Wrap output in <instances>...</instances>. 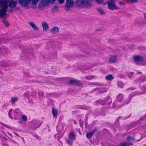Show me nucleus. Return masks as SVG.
<instances>
[{
    "label": "nucleus",
    "instance_id": "nucleus-13",
    "mask_svg": "<svg viewBox=\"0 0 146 146\" xmlns=\"http://www.w3.org/2000/svg\"><path fill=\"white\" fill-rule=\"evenodd\" d=\"M133 59L135 61L138 62H141L144 60V59L142 57L137 55L134 56Z\"/></svg>",
    "mask_w": 146,
    "mask_h": 146
},
{
    "label": "nucleus",
    "instance_id": "nucleus-44",
    "mask_svg": "<svg viewBox=\"0 0 146 146\" xmlns=\"http://www.w3.org/2000/svg\"><path fill=\"white\" fill-rule=\"evenodd\" d=\"M131 2H134L137 1V0H129Z\"/></svg>",
    "mask_w": 146,
    "mask_h": 146
},
{
    "label": "nucleus",
    "instance_id": "nucleus-4",
    "mask_svg": "<svg viewBox=\"0 0 146 146\" xmlns=\"http://www.w3.org/2000/svg\"><path fill=\"white\" fill-rule=\"evenodd\" d=\"M42 124L40 121L37 119H33L30 122L31 127L34 129H36L39 127Z\"/></svg>",
    "mask_w": 146,
    "mask_h": 146
},
{
    "label": "nucleus",
    "instance_id": "nucleus-18",
    "mask_svg": "<svg viewBox=\"0 0 146 146\" xmlns=\"http://www.w3.org/2000/svg\"><path fill=\"white\" fill-rule=\"evenodd\" d=\"M132 145L133 144L130 142H124L120 143L119 145L114 146H129Z\"/></svg>",
    "mask_w": 146,
    "mask_h": 146
},
{
    "label": "nucleus",
    "instance_id": "nucleus-12",
    "mask_svg": "<svg viewBox=\"0 0 146 146\" xmlns=\"http://www.w3.org/2000/svg\"><path fill=\"white\" fill-rule=\"evenodd\" d=\"M138 136H140V139H138L137 138H134L133 137L131 136H128L127 137V140L129 141H135L137 142L140 141L141 138V135L140 134H138Z\"/></svg>",
    "mask_w": 146,
    "mask_h": 146
},
{
    "label": "nucleus",
    "instance_id": "nucleus-7",
    "mask_svg": "<svg viewBox=\"0 0 146 146\" xmlns=\"http://www.w3.org/2000/svg\"><path fill=\"white\" fill-rule=\"evenodd\" d=\"M75 139V137L74 133L72 132H71L69 134L68 140L67 141V143L70 146H72L73 141Z\"/></svg>",
    "mask_w": 146,
    "mask_h": 146
},
{
    "label": "nucleus",
    "instance_id": "nucleus-23",
    "mask_svg": "<svg viewBox=\"0 0 146 146\" xmlns=\"http://www.w3.org/2000/svg\"><path fill=\"white\" fill-rule=\"evenodd\" d=\"M46 6V5L41 2L39 4L38 8L42 10L45 8Z\"/></svg>",
    "mask_w": 146,
    "mask_h": 146
},
{
    "label": "nucleus",
    "instance_id": "nucleus-35",
    "mask_svg": "<svg viewBox=\"0 0 146 146\" xmlns=\"http://www.w3.org/2000/svg\"><path fill=\"white\" fill-rule=\"evenodd\" d=\"M38 95L41 97H42L43 96V93L42 91H39L38 92Z\"/></svg>",
    "mask_w": 146,
    "mask_h": 146
},
{
    "label": "nucleus",
    "instance_id": "nucleus-32",
    "mask_svg": "<svg viewBox=\"0 0 146 146\" xmlns=\"http://www.w3.org/2000/svg\"><path fill=\"white\" fill-rule=\"evenodd\" d=\"M2 22L6 25V27H7L9 25V24L7 21L6 20H3L2 21Z\"/></svg>",
    "mask_w": 146,
    "mask_h": 146
},
{
    "label": "nucleus",
    "instance_id": "nucleus-1",
    "mask_svg": "<svg viewBox=\"0 0 146 146\" xmlns=\"http://www.w3.org/2000/svg\"><path fill=\"white\" fill-rule=\"evenodd\" d=\"M13 110L11 109L9 111L8 114L9 117L11 119H14L18 120L20 118L22 113L19 109H16L12 113Z\"/></svg>",
    "mask_w": 146,
    "mask_h": 146
},
{
    "label": "nucleus",
    "instance_id": "nucleus-52",
    "mask_svg": "<svg viewBox=\"0 0 146 146\" xmlns=\"http://www.w3.org/2000/svg\"><path fill=\"white\" fill-rule=\"evenodd\" d=\"M81 121H82V120L81 119H80V123Z\"/></svg>",
    "mask_w": 146,
    "mask_h": 146
},
{
    "label": "nucleus",
    "instance_id": "nucleus-42",
    "mask_svg": "<svg viewBox=\"0 0 146 146\" xmlns=\"http://www.w3.org/2000/svg\"><path fill=\"white\" fill-rule=\"evenodd\" d=\"M48 1H49V3H53L54 1L55 0H48Z\"/></svg>",
    "mask_w": 146,
    "mask_h": 146
},
{
    "label": "nucleus",
    "instance_id": "nucleus-8",
    "mask_svg": "<svg viewBox=\"0 0 146 146\" xmlns=\"http://www.w3.org/2000/svg\"><path fill=\"white\" fill-rule=\"evenodd\" d=\"M66 2L65 3V5L64 6L65 10L67 11H69L70 8L74 6V2L71 0H66Z\"/></svg>",
    "mask_w": 146,
    "mask_h": 146
},
{
    "label": "nucleus",
    "instance_id": "nucleus-56",
    "mask_svg": "<svg viewBox=\"0 0 146 146\" xmlns=\"http://www.w3.org/2000/svg\"><path fill=\"white\" fill-rule=\"evenodd\" d=\"M95 84V85H97V84Z\"/></svg>",
    "mask_w": 146,
    "mask_h": 146
},
{
    "label": "nucleus",
    "instance_id": "nucleus-51",
    "mask_svg": "<svg viewBox=\"0 0 146 146\" xmlns=\"http://www.w3.org/2000/svg\"><path fill=\"white\" fill-rule=\"evenodd\" d=\"M131 90H134V88H131Z\"/></svg>",
    "mask_w": 146,
    "mask_h": 146
},
{
    "label": "nucleus",
    "instance_id": "nucleus-26",
    "mask_svg": "<svg viewBox=\"0 0 146 146\" xmlns=\"http://www.w3.org/2000/svg\"><path fill=\"white\" fill-rule=\"evenodd\" d=\"M18 100V98L17 97H14L12 98H11V101L12 104H13L14 102H16Z\"/></svg>",
    "mask_w": 146,
    "mask_h": 146
},
{
    "label": "nucleus",
    "instance_id": "nucleus-30",
    "mask_svg": "<svg viewBox=\"0 0 146 146\" xmlns=\"http://www.w3.org/2000/svg\"><path fill=\"white\" fill-rule=\"evenodd\" d=\"M21 119L24 121H26L27 120V117L24 115H23L21 117Z\"/></svg>",
    "mask_w": 146,
    "mask_h": 146
},
{
    "label": "nucleus",
    "instance_id": "nucleus-28",
    "mask_svg": "<svg viewBox=\"0 0 146 146\" xmlns=\"http://www.w3.org/2000/svg\"><path fill=\"white\" fill-rule=\"evenodd\" d=\"M97 10L99 13L101 15H104L105 13L103 10L100 8H98Z\"/></svg>",
    "mask_w": 146,
    "mask_h": 146
},
{
    "label": "nucleus",
    "instance_id": "nucleus-48",
    "mask_svg": "<svg viewBox=\"0 0 146 146\" xmlns=\"http://www.w3.org/2000/svg\"><path fill=\"white\" fill-rule=\"evenodd\" d=\"M3 139L4 140H7V139L5 137H3Z\"/></svg>",
    "mask_w": 146,
    "mask_h": 146
},
{
    "label": "nucleus",
    "instance_id": "nucleus-3",
    "mask_svg": "<svg viewBox=\"0 0 146 146\" xmlns=\"http://www.w3.org/2000/svg\"><path fill=\"white\" fill-rule=\"evenodd\" d=\"M38 1V0H19V3L22 6L26 7L29 4L32 2V4L34 6V7L32 6V7L34 8H35V5Z\"/></svg>",
    "mask_w": 146,
    "mask_h": 146
},
{
    "label": "nucleus",
    "instance_id": "nucleus-54",
    "mask_svg": "<svg viewBox=\"0 0 146 146\" xmlns=\"http://www.w3.org/2000/svg\"><path fill=\"white\" fill-rule=\"evenodd\" d=\"M83 109H87V108H83Z\"/></svg>",
    "mask_w": 146,
    "mask_h": 146
},
{
    "label": "nucleus",
    "instance_id": "nucleus-5",
    "mask_svg": "<svg viewBox=\"0 0 146 146\" xmlns=\"http://www.w3.org/2000/svg\"><path fill=\"white\" fill-rule=\"evenodd\" d=\"M108 8L111 10H116L119 9L117 7L114 1H109L107 2Z\"/></svg>",
    "mask_w": 146,
    "mask_h": 146
},
{
    "label": "nucleus",
    "instance_id": "nucleus-55",
    "mask_svg": "<svg viewBox=\"0 0 146 146\" xmlns=\"http://www.w3.org/2000/svg\"><path fill=\"white\" fill-rule=\"evenodd\" d=\"M11 140L12 141H13H13H13L12 140V139H11Z\"/></svg>",
    "mask_w": 146,
    "mask_h": 146
},
{
    "label": "nucleus",
    "instance_id": "nucleus-9",
    "mask_svg": "<svg viewBox=\"0 0 146 146\" xmlns=\"http://www.w3.org/2000/svg\"><path fill=\"white\" fill-rule=\"evenodd\" d=\"M108 101H109L108 103H107V104H109L111 102V101L110 98L108 97H107L104 100V101H99L98 100L96 101L94 103V104H100L102 105H104Z\"/></svg>",
    "mask_w": 146,
    "mask_h": 146
},
{
    "label": "nucleus",
    "instance_id": "nucleus-20",
    "mask_svg": "<svg viewBox=\"0 0 146 146\" xmlns=\"http://www.w3.org/2000/svg\"><path fill=\"white\" fill-rule=\"evenodd\" d=\"M58 31V28L57 27H54L51 29L50 32L54 34L57 33Z\"/></svg>",
    "mask_w": 146,
    "mask_h": 146
},
{
    "label": "nucleus",
    "instance_id": "nucleus-25",
    "mask_svg": "<svg viewBox=\"0 0 146 146\" xmlns=\"http://www.w3.org/2000/svg\"><path fill=\"white\" fill-rule=\"evenodd\" d=\"M105 79L107 80H111L114 79V77L111 74H109L106 76Z\"/></svg>",
    "mask_w": 146,
    "mask_h": 146
},
{
    "label": "nucleus",
    "instance_id": "nucleus-14",
    "mask_svg": "<svg viewBox=\"0 0 146 146\" xmlns=\"http://www.w3.org/2000/svg\"><path fill=\"white\" fill-rule=\"evenodd\" d=\"M63 133L61 130H58V132L57 134L54 135L55 138H56L57 140L59 141V139L61 138L63 136Z\"/></svg>",
    "mask_w": 146,
    "mask_h": 146
},
{
    "label": "nucleus",
    "instance_id": "nucleus-46",
    "mask_svg": "<svg viewBox=\"0 0 146 146\" xmlns=\"http://www.w3.org/2000/svg\"><path fill=\"white\" fill-rule=\"evenodd\" d=\"M3 145L4 146H9L7 144L5 143H3Z\"/></svg>",
    "mask_w": 146,
    "mask_h": 146
},
{
    "label": "nucleus",
    "instance_id": "nucleus-21",
    "mask_svg": "<svg viewBox=\"0 0 146 146\" xmlns=\"http://www.w3.org/2000/svg\"><path fill=\"white\" fill-rule=\"evenodd\" d=\"M52 113L53 115V117L54 118L55 117H56L58 114V110L54 108H53L52 110Z\"/></svg>",
    "mask_w": 146,
    "mask_h": 146
},
{
    "label": "nucleus",
    "instance_id": "nucleus-27",
    "mask_svg": "<svg viewBox=\"0 0 146 146\" xmlns=\"http://www.w3.org/2000/svg\"><path fill=\"white\" fill-rule=\"evenodd\" d=\"M41 2L46 6L48 5L49 3L48 0H42Z\"/></svg>",
    "mask_w": 146,
    "mask_h": 146
},
{
    "label": "nucleus",
    "instance_id": "nucleus-47",
    "mask_svg": "<svg viewBox=\"0 0 146 146\" xmlns=\"http://www.w3.org/2000/svg\"><path fill=\"white\" fill-rule=\"evenodd\" d=\"M144 15L145 20H146V13L144 14Z\"/></svg>",
    "mask_w": 146,
    "mask_h": 146
},
{
    "label": "nucleus",
    "instance_id": "nucleus-29",
    "mask_svg": "<svg viewBox=\"0 0 146 146\" xmlns=\"http://www.w3.org/2000/svg\"><path fill=\"white\" fill-rule=\"evenodd\" d=\"M93 135V133H92V132H90L86 134V137L90 139Z\"/></svg>",
    "mask_w": 146,
    "mask_h": 146
},
{
    "label": "nucleus",
    "instance_id": "nucleus-19",
    "mask_svg": "<svg viewBox=\"0 0 146 146\" xmlns=\"http://www.w3.org/2000/svg\"><path fill=\"white\" fill-rule=\"evenodd\" d=\"M42 25L43 28V30L44 31H46L48 29V26L46 23L45 22H42Z\"/></svg>",
    "mask_w": 146,
    "mask_h": 146
},
{
    "label": "nucleus",
    "instance_id": "nucleus-39",
    "mask_svg": "<svg viewBox=\"0 0 146 146\" xmlns=\"http://www.w3.org/2000/svg\"><path fill=\"white\" fill-rule=\"evenodd\" d=\"M64 2V0H58V2L60 4L63 3Z\"/></svg>",
    "mask_w": 146,
    "mask_h": 146
},
{
    "label": "nucleus",
    "instance_id": "nucleus-6",
    "mask_svg": "<svg viewBox=\"0 0 146 146\" xmlns=\"http://www.w3.org/2000/svg\"><path fill=\"white\" fill-rule=\"evenodd\" d=\"M6 5H1V9H0V17L2 18H4L5 16L7 15V17L8 16V15L6 14V10L7 9V7ZM6 17L5 18H6Z\"/></svg>",
    "mask_w": 146,
    "mask_h": 146
},
{
    "label": "nucleus",
    "instance_id": "nucleus-15",
    "mask_svg": "<svg viewBox=\"0 0 146 146\" xmlns=\"http://www.w3.org/2000/svg\"><path fill=\"white\" fill-rule=\"evenodd\" d=\"M69 84L71 85H75L80 86L82 84L79 81L75 80H70L69 82Z\"/></svg>",
    "mask_w": 146,
    "mask_h": 146
},
{
    "label": "nucleus",
    "instance_id": "nucleus-17",
    "mask_svg": "<svg viewBox=\"0 0 146 146\" xmlns=\"http://www.w3.org/2000/svg\"><path fill=\"white\" fill-rule=\"evenodd\" d=\"M117 56H111L109 60L110 63H113L115 62L117 60Z\"/></svg>",
    "mask_w": 146,
    "mask_h": 146
},
{
    "label": "nucleus",
    "instance_id": "nucleus-34",
    "mask_svg": "<svg viewBox=\"0 0 146 146\" xmlns=\"http://www.w3.org/2000/svg\"><path fill=\"white\" fill-rule=\"evenodd\" d=\"M58 7L57 6H54L53 9V11L54 12H56L58 11Z\"/></svg>",
    "mask_w": 146,
    "mask_h": 146
},
{
    "label": "nucleus",
    "instance_id": "nucleus-49",
    "mask_svg": "<svg viewBox=\"0 0 146 146\" xmlns=\"http://www.w3.org/2000/svg\"><path fill=\"white\" fill-rule=\"evenodd\" d=\"M73 122H74V123L75 124H76V121H74Z\"/></svg>",
    "mask_w": 146,
    "mask_h": 146
},
{
    "label": "nucleus",
    "instance_id": "nucleus-33",
    "mask_svg": "<svg viewBox=\"0 0 146 146\" xmlns=\"http://www.w3.org/2000/svg\"><path fill=\"white\" fill-rule=\"evenodd\" d=\"M133 75L132 72H127V76L129 78H131Z\"/></svg>",
    "mask_w": 146,
    "mask_h": 146
},
{
    "label": "nucleus",
    "instance_id": "nucleus-22",
    "mask_svg": "<svg viewBox=\"0 0 146 146\" xmlns=\"http://www.w3.org/2000/svg\"><path fill=\"white\" fill-rule=\"evenodd\" d=\"M123 98L122 95L121 94H119L116 97V101L117 102H120L122 100Z\"/></svg>",
    "mask_w": 146,
    "mask_h": 146
},
{
    "label": "nucleus",
    "instance_id": "nucleus-36",
    "mask_svg": "<svg viewBox=\"0 0 146 146\" xmlns=\"http://www.w3.org/2000/svg\"><path fill=\"white\" fill-rule=\"evenodd\" d=\"M93 77L91 76H86V78L88 80L91 79L93 78Z\"/></svg>",
    "mask_w": 146,
    "mask_h": 146
},
{
    "label": "nucleus",
    "instance_id": "nucleus-40",
    "mask_svg": "<svg viewBox=\"0 0 146 146\" xmlns=\"http://www.w3.org/2000/svg\"><path fill=\"white\" fill-rule=\"evenodd\" d=\"M97 131V130L96 128L94 129L92 131H91L92 133L94 135Z\"/></svg>",
    "mask_w": 146,
    "mask_h": 146
},
{
    "label": "nucleus",
    "instance_id": "nucleus-24",
    "mask_svg": "<svg viewBox=\"0 0 146 146\" xmlns=\"http://www.w3.org/2000/svg\"><path fill=\"white\" fill-rule=\"evenodd\" d=\"M29 24L33 28L34 30H37L38 29V28L37 26L33 23H29Z\"/></svg>",
    "mask_w": 146,
    "mask_h": 146
},
{
    "label": "nucleus",
    "instance_id": "nucleus-31",
    "mask_svg": "<svg viewBox=\"0 0 146 146\" xmlns=\"http://www.w3.org/2000/svg\"><path fill=\"white\" fill-rule=\"evenodd\" d=\"M118 85L121 88H122L124 86V84L123 83L119 81L118 82Z\"/></svg>",
    "mask_w": 146,
    "mask_h": 146
},
{
    "label": "nucleus",
    "instance_id": "nucleus-43",
    "mask_svg": "<svg viewBox=\"0 0 146 146\" xmlns=\"http://www.w3.org/2000/svg\"><path fill=\"white\" fill-rule=\"evenodd\" d=\"M119 4L121 5H124V3L123 2L121 1H119Z\"/></svg>",
    "mask_w": 146,
    "mask_h": 146
},
{
    "label": "nucleus",
    "instance_id": "nucleus-11",
    "mask_svg": "<svg viewBox=\"0 0 146 146\" xmlns=\"http://www.w3.org/2000/svg\"><path fill=\"white\" fill-rule=\"evenodd\" d=\"M13 0H6L5 1V0H0V6L1 7V5H6L7 7V9L6 10V13L7 12V9L8 7V5L7 4V3H9L10 2H11L13 1Z\"/></svg>",
    "mask_w": 146,
    "mask_h": 146
},
{
    "label": "nucleus",
    "instance_id": "nucleus-53",
    "mask_svg": "<svg viewBox=\"0 0 146 146\" xmlns=\"http://www.w3.org/2000/svg\"><path fill=\"white\" fill-rule=\"evenodd\" d=\"M19 123H21V121H20L19 122Z\"/></svg>",
    "mask_w": 146,
    "mask_h": 146
},
{
    "label": "nucleus",
    "instance_id": "nucleus-41",
    "mask_svg": "<svg viewBox=\"0 0 146 146\" xmlns=\"http://www.w3.org/2000/svg\"><path fill=\"white\" fill-rule=\"evenodd\" d=\"M29 93L28 92H27L26 93H25V96H27V98H29Z\"/></svg>",
    "mask_w": 146,
    "mask_h": 146
},
{
    "label": "nucleus",
    "instance_id": "nucleus-50",
    "mask_svg": "<svg viewBox=\"0 0 146 146\" xmlns=\"http://www.w3.org/2000/svg\"><path fill=\"white\" fill-rule=\"evenodd\" d=\"M16 135H17V136H19V135L18 134H16Z\"/></svg>",
    "mask_w": 146,
    "mask_h": 146
},
{
    "label": "nucleus",
    "instance_id": "nucleus-38",
    "mask_svg": "<svg viewBox=\"0 0 146 146\" xmlns=\"http://www.w3.org/2000/svg\"><path fill=\"white\" fill-rule=\"evenodd\" d=\"M96 2L98 3H102L103 1L104 0H96Z\"/></svg>",
    "mask_w": 146,
    "mask_h": 146
},
{
    "label": "nucleus",
    "instance_id": "nucleus-16",
    "mask_svg": "<svg viewBox=\"0 0 146 146\" xmlns=\"http://www.w3.org/2000/svg\"><path fill=\"white\" fill-rule=\"evenodd\" d=\"M8 3H9V5H8V7L12 9L15 8L16 7L17 4L16 1H14L11 2H10Z\"/></svg>",
    "mask_w": 146,
    "mask_h": 146
},
{
    "label": "nucleus",
    "instance_id": "nucleus-2",
    "mask_svg": "<svg viewBox=\"0 0 146 146\" xmlns=\"http://www.w3.org/2000/svg\"><path fill=\"white\" fill-rule=\"evenodd\" d=\"M146 85H144L141 88V89L142 90V92H135L130 94L128 99L126 101L124 102V104L123 105L128 104L130 102L132 98L134 96L137 95H140L146 93Z\"/></svg>",
    "mask_w": 146,
    "mask_h": 146
},
{
    "label": "nucleus",
    "instance_id": "nucleus-10",
    "mask_svg": "<svg viewBox=\"0 0 146 146\" xmlns=\"http://www.w3.org/2000/svg\"><path fill=\"white\" fill-rule=\"evenodd\" d=\"M1 66L3 68V70H7L10 68V65L9 62H7V61H2L0 63Z\"/></svg>",
    "mask_w": 146,
    "mask_h": 146
},
{
    "label": "nucleus",
    "instance_id": "nucleus-37",
    "mask_svg": "<svg viewBox=\"0 0 146 146\" xmlns=\"http://www.w3.org/2000/svg\"><path fill=\"white\" fill-rule=\"evenodd\" d=\"M33 136L35 138L37 139H38L40 140V137L36 134H34L33 135Z\"/></svg>",
    "mask_w": 146,
    "mask_h": 146
},
{
    "label": "nucleus",
    "instance_id": "nucleus-45",
    "mask_svg": "<svg viewBox=\"0 0 146 146\" xmlns=\"http://www.w3.org/2000/svg\"><path fill=\"white\" fill-rule=\"evenodd\" d=\"M13 9H10L9 10V11L11 13H12L13 12Z\"/></svg>",
    "mask_w": 146,
    "mask_h": 146
}]
</instances>
